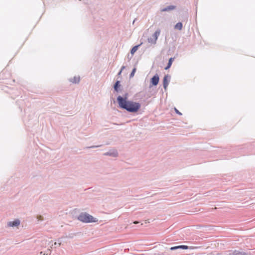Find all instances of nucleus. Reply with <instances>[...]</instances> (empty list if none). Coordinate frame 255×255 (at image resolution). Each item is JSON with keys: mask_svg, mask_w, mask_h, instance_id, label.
Returning <instances> with one entry per match:
<instances>
[{"mask_svg": "<svg viewBox=\"0 0 255 255\" xmlns=\"http://www.w3.org/2000/svg\"><path fill=\"white\" fill-rule=\"evenodd\" d=\"M159 76L157 74L155 75L151 79V83L152 86H156L159 82Z\"/></svg>", "mask_w": 255, "mask_h": 255, "instance_id": "4", "label": "nucleus"}, {"mask_svg": "<svg viewBox=\"0 0 255 255\" xmlns=\"http://www.w3.org/2000/svg\"><path fill=\"white\" fill-rule=\"evenodd\" d=\"M20 221L18 220H15L13 222H10L8 223V225L10 227L17 226L19 225Z\"/></svg>", "mask_w": 255, "mask_h": 255, "instance_id": "7", "label": "nucleus"}, {"mask_svg": "<svg viewBox=\"0 0 255 255\" xmlns=\"http://www.w3.org/2000/svg\"><path fill=\"white\" fill-rule=\"evenodd\" d=\"M175 112L177 114L181 115V113L179 111H178L176 109H175Z\"/></svg>", "mask_w": 255, "mask_h": 255, "instance_id": "14", "label": "nucleus"}, {"mask_svg": "<svg viewBox=\"0 0 255 255\" xmlns=\"http://www.w3.org/2000/svg\"><path fill=\"white\" fill-rule=\"evenodd\" d=\"M122 72V70H120V72H119V73H118V75H120L121 74Z\"/></svg>", "mask_w": 255, "mask_h": 255, "instance_id": "16", "label": "nucleus"}, {"mask_svg": "<svg viewBox=\"0 0 255 255\" xmlns=\"http://www.w3.org/2000/svg\"><path fill=\"white\" fill-rule=\"evenodd\" d=\"M120 84V82L119 81H117L115 84V86H114V89L116 91H118V87L120 86L119 85Z\"/></svg>", "mask_w": 255, "mask_h": 255, "instance_id": "12", "label": "nucleus"}, {"mask_svg": "<svg viewBox=\"0 0 255 255\" xmlns=\"http://www.w3.org/2000/svg\"><path fill=\"white\" fill-rule=\"evenodd\" d=\"M175 6L170 5V6H169L165 8L162 9L161 10V11H165L173 10V9H175Z\"/></svg>", "mask_w": 255, "mask_h": 255, "instance_id": "8", "label": "nucleus"}, {"mask_svg": "<svg viewBox=\"0 0 255 255\" xmlns=\"http://www.w3.org/2000/svg\"><path fill=\"white\" fill-rule=\"evenodd\" d=\"M169 78L170 77L168 75H165L164 77L163 80V87L165 90L166 89V88L168 85Z\"/></svg>", "mask_w": 255, "mask_h": 255, "instance_id": "5", "label": "nucleus"}, {"mask_svg": "<svg viewBox=\"0 0 255 255\" xmlns=\"http://www.w3.org/2000/svg\"><path fill=\"white\" fill-rule=\"evenodd\" d=\"M160 30L159 29L157 30L155 33L153 35V38H148V42L150 43H154L155 44L156 42V40L158 38V37L160 35Z\"/></svg>", "mask_w": 255, "mask_h": 255, "instance_id": "3", "label": "nucleus"}, {"mask_svg": "<svg viewBox=\"0 0 255 255\" xmlns=\"http://www.w3.org/2000/svg\"><path fill=\"white\" fill-rule=\"evenodd\" d=\"M136 68H134L131 72V73H130V77H133V76L134 75V74H135V72L136 71Z\"/></svg>", "mask_w": 255, "mask_h": 255, "instance_id": "13", "label": "nucleus"}, {"mask_svg": "<svg viewBox=\"0 0 255 255\" xmlns=\"http://www.w3.org/2000/svg\"><path fill=\"white\" fill-rule=\"evenodd\" d=\"M72 82H76V80H74V81H73Z\"/></svg>", "mask_w": 255, "mask_h": 255, "instance_id": "19", "label": "nucleus"}, {"mask_svg": "<svg viewBox=\"0 0 255 255\" xmlns=\"http://www.w3.org/2000/svg\"><path fill=\"white\" fill-rule=\"evenodd\" d=\"M78 219L84 223H92L96 222L98 220L94 218L92 216L84 213H81L78 217Z\"/></svg>", "mask_w": 255, "mask_h": 255, "instance_id": "2", "label": "nucleus"}, {"mask_svg": "<svg viewBox=\"0 0 255 255\" xmlns=\"http://www.w3.org/2000/svg\"><path fill=\"white\" fill-rule=\"evenodd\" d=\"M175 28L178 29V30H181L182 28V24L181 22H178L177 23L175 26Z\"/></svg>", "mask_w": 255, "mask_h": 255, "instance_id": "10", "label": "nucleus"}, {"mask_svg": "<svg viewBox=\"0 0 255 255\" xmlns=\"http://www.w3.org/2000/svg\"><path fill=\"white\" fill-rule=\"evenodd\" d=\"M138 46H134L131 50L130 53L131 54H133L137 50Z\"/></svg>", "mask_w": 255, "mask_h": 255, "instance_id": "11", "label": "nucleus"}, {"mask_svg": "<svg viewBox=\"0 0 255 255\" xmlns=\"http://www.w3.org/2000/svg\"><path fill=\"white\" fill-rule=\"evenodd\" d=\"M173 60H174V58H170L169 59V62H168V65H167V67H166L165 68V70H167L168 69H169L171 67V66L172 65V62H173Z\"/></svg>", "mask_w": 255, "mask_h": 255, "instance_id": "9", "label": "nucleus"}, {"mask_svg": "<svg viewBox=\"0 0 255 255\" xmlns=\"http://www.w3.org/2000/svg\"><path fill=\"white\" fill-rule=\"evenodd\" d=\"M189 248L187 246L181 245V246H175V247H171L170 248V250H176V249H178L187 250V249H188Z\"/></svg>", "mask_w": 255, "mask_h": 255, "instance_id": "6", "label": "nucleus"}, {"mask_svg": "<svg viewBox=\"0 0 255 255\" xmlns=\"http://www.w3.org/2000/svg\"><path fill=\"white\" fill-rule=\"evenodd\" d=\"M117 101L120 108L129 112H137L140 108V104L139 103L128 100L127 95L124 97L118 96Z\"/></svg>", "mask_w": 255, "mask_h": 255, "instance_id": "1", "label": "nucleus"}, {"mask_svg": "<svg viewBox=\"0 0 255 255\" xmlns=\"http://www.w3.org/2000/svg\"><path fill=\"white\" fill-rule=\"evenodd\" d=\"M79 78H78L77 79V82H79Z\"/></svg>", "mask_w": 255, "mask_h": 255, "instance_id": "18", "label": "nucleus"}, {"mask_svg": "<svg viewBox=\"0 0 255 255\" xmlns=\"http://www.w3.org/2000/svg\"><path fill=\"white\" fill-rule=\"evenodd\" d=\"M133 223H134V224H136L138 223V222H137V221H134V222H133Z\"/></svg>", "mask_w": 255, "mask_h": 255, "instance_id": "17", "label": "nucleus"}, {"mask_svg": "<svg viewBox=\"0 0 255 255\" xmlns=\"http://www.w3.org/2000/svg\"><path fill=\"white\" fill-rule=\"evenodd\" d=\"M125 68V67L124 66H122V68H121V70H122V71H123V70Z\"/></svg>", "mask_w": 255, "mask_h": 255, "instance_id": "15", "label": "nucleus"}]
</instances>
